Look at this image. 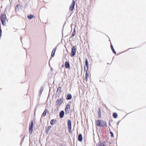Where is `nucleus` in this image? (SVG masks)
Here are the masks:
<instances>
[{
	"label": "nucleus",
	"mask_w": 146,
	"mask_h": 146,
	"mask_svg": "<svg viewBox=\"0 0 146 146\" xmlns=\"http://www.w3.org/2000/svg\"><path fill=\"white\" fill-rule=\"evenodd\" d=\"M96 124L98 127H107V124L106 121L98 119L96 121Z\"/></svg>",
	"instance_id": "f257e3e1"
},
{
	"label": "nucleus",
	"mask_w": 146,
	"mask_h": 146,
	"mask_svg": "<svg viewBox=\"0 0 146 146\" xmlns=\"http://www.w3.org/2000/svg\"><path fill=\"white\" fill-rule=\"evenodd\" d=\"M0 19L2 24L3 26L6 25V21L7 20L6 15L4 14H1L0 16Z\"/></svg>",
	"instance_id": "f03ea898"
},
{
	"label": "nucleus",
	"mask_w": 146,
	"mask_h": 146,
	"mask_svg": "<svg viewBox=\"0 0 146 146\" xmlns=\"http://www.w3.org/2000/svg\"><path fill=\"white\" fill-rule=\"evenodd\" d=\"M31 124H29V133L30 134L32 133L33 129V121L31 120L30 122Z\"/></svg>",
	"instance_id": "7ed1b4c3"
},
{
	"label": "nucleus",
	"mask_w": 146,
	"mask_h": 146,
	"mask_svg": "<svg viewBox=\"0 0 146 146\" xmlns=\"http://www.w3.org/2000/svg\"><path fill=\"white\" fill-rule=\"evenodd\" d=\"M76 48L75 46H74L72 48L70 55L72 57L74 56L76 54Z\"/></svg>",
	"instance_id": "20e7f679"
},
{
	"label": "nucleus",
	"mask_w": 146,
	"mask_h": 146,
	"mask_svg": "<svg viewBox=\"0 0 146 146\" xmlns=\"http://www.w3.org/2000/svg\"><path fill=\"white\" fill-rule=\"evenodd\" d=\"M110 143L108 142L103 141L98 143L96 146H109Z\"/></svg>",
	"instance_id": "39448f33"
},
{
	"label": "nucleus",
	"mask_w": 146,
	"mask_h": 146,
	"mask_svg": "<svg viewBox=\"0 0 146 146\" xmlns=\"http://www.w3.org/2000/svg\"><path fill=\"white\" fill-rule=\"evenodd\" d=\"M76 2L74 0H72V3L71 4L69 7V10L71 11H73L74 7Z\"/></svg>",
	"instance_id": "423d86ee"
},
{
	"label": "nucleus",
	"mask_w": 146,
	"mask_h": 146,
	"mask_svg": "<svg viewBox=\"0 0 146 146\" xmlns=\"http://www.w3.org/2000/svg\"><path fill=\"white\" fill-rule=\"evenodd\" d=\"M70 105L69 104H68L66 106L65 108V113L66 114L69 113L70 110Z\"/></svg>",
	"instance_id": "0eeeda50"
},
{
	"label": "nucleus",
	"mask_w": 146,
	"mask_h": 146,
	"mask_svg": "<svg viewBox=\"0 0 146 146\" xmlns=\"http://www.w3.org/2000/svg\"><path fill=\"white\" fill-rule=\"evenodd\" d=\"M68 130L69 132H71V122L70 120H69L68 121Z\"/></svg>",
	"instance_id": "6e6552de"
},
{
	"label": "nucleus",
	"mask_w": 146,
	"mask_h": 146,
	"mask_svg": "<svg viewBox=\"0 0 146 146\" xmlns=\"http://www.w3.org/2000/svg\"><path fill=\"white\" fill-rule=\"evenodd\" d=\"M88 69V61L87 58L86 59L85 65L84 66V70L86 71V73L87 72Z\"/></svg>",
	"instance_id": "1a4fd4ad"
},
{
	"label": "nucleus",
	"mask_w": 146,
	"mask_h": 146,
	"mask_svg": "<svg viewBox=\"0 0 146 146\" xmlns=\"http://www.w3.org/2000/svg\"><path fill=\"white\" fill-rule=\"evenodd\" d=\"M65 67L68 69H69L70 68V65L69 62H66L65 64Z\"/></svg>",
	"instance_id": "9d476101"
},
{
	"label": "nucleus",
	"mask_w": 146,
	"mask_h": 146,
	"mask_svg": "<svg viewBox=\"0 0 146 146\" xmlns=\"http://www.w3.org/2000/svg\"><path fill=\"white\" fill-rule=\"evenodd\" d=\"M98 114L99 118H101V110L100 108H99L98 110Z\"/></svg>",
	"instance_id": "9b49d317"
},
{
	"label": "nucleus",
	"mask_w": 146,
	"mask_h": 146,
	"mask_svg": "<svg viewBox=\"0 0 146 146\" xmlns=\"http://www.w3.org/2000/svg\"><path fill=\"white\" fill-rule=\"evenodd\" d=\"M72 98V96L71 94H68L67 96L66 99L67 100H70Z\"/></svg>",
	"instance_id": "f8f14e48"
},
{
	"label": "nucleus",
	"mask_w": 146,
	"mask_h": 146,
	"mask_svg": "<svg viewBox=\"0 0 146 146\" xmlns=\"http://www.w3.org/2000/svg\"><path fill=\"white\" fill-rule=\"evenodd\" d=\"M89 77V75L88 73V72H86V73L85 75V79L86 81L87 82L88 81V78Z\"/></svg>",
	"instance_id": "ddd939ff"
},
{
	"label": "nucleus",
	"mask_w": 146,
	"mask_h": 146,
	"mask_svg": "<svg viewBox=\"0 0 146 146\" xmlns=\"http://www.w3.org/2000/svg\"><path fill=\"white\" fill-rule=\"evenodd\" d=\"M64 115V112L63 111H61L60 113V116L61 118H62L63 117Z\"/></svg>",
	"instance_id": "4468645a"
},
{
	"label": "nucleus",
	"mask_w": 146,
	"mask_h": 146,
	"mask_svg": "<svg viewBox=\"0 0 146 146\" xmlns=\"http://www.w3.org/2000/svg\"><path fill=\"white\" fill-rule=\"evenodd\" d=\"M78 140L80 141H82V135L81 134H80L78 137Z\"/></svg>",
	"instance_id": "2eb2a0df"
},
{
	"label": "nucleus",
	"mask_w": 146,
	"mask_h": 146,
	"mask_svg": "<svg viewBox=\"0 0 146 146\" xmlns=\"http://www.w3.org/2000/svg\"><path fill=\"white\" fill-rule=\"evenodd\" d=\"M52 127L51 126H48L46 130V133H48L49 131L51 129Z\"/></svg>",
	"instance_id": "dca6fc26"
},
{
	"label": "nucleus",
	"mask_w": 146,
	"mask_h": 146,
	"mask_svg": "<svg viewBox=\"0 0 146 146\" xmlns=\"http://www.w3.org/2000/svg\"><path fill=\"white\" fill-rule=\"evenodd\" d=\"M63 102V101L61 100H57V104L58 105H60Z\"/></svg>",
	"instance_id": "f3484780"
},
{
	"label": "nucleus",
	"mask_w": 146,
	"mask_h": 146,
	"mask_svg": "<svg viewBox=\"0 0 146 146\" xmlns=\"http://www.w3.org/2000/svg\"><path fill=\"white\" fill-rule=\"evenodd\" d=\"M110 46H111V48L113 52V53H114L115 54L116 53V52L115 51V50L112 45V44H111V45Z\"/></svg>",
	"instance_id": "a211bd4d"
},
{
	"label": "nucleus",
	"mask_w": 146,
	"mask_h": 146,
	"mask_svg": "<svg viewBox=\"0 0 146 146\" xmlns=\"http://www.w3.org/2000/svg\"><path fill=\"white\" fill-rule=\"evenodd\" d=\"M113 116L114 118H116L117 117V115L116 113H114L113 114Z\"/></svg>",
	"instance_id": "6ab92c4d"
},
{
	"label": "nucleus",
	"mask_w": 146,
	"mask_h": 146,
	"mask_svg": "<svg viewBox=\"0 0 146 146\" xmlns=\"http://www.w3.org/2000/svg\"><path fill=\"white\" fill-rule=\"evenodd\" d=\"M34 17V16L33 15H28L27 16V18L28 19H31L32 18Z\"/></svg>",
	"instance_id": "aec40b11"
},
{
	"label": "nucleus",
	"mask_w": 146,
	"mask_h": 146,
	"mask_svg": "<svg viewBox=\"0 0 146 146\" xmlns=\"http://www.w3.org/2000/svg\"><path fill=\"white\" fill-rule=\"evenodd\" d=\"M47 111V110L46 109H45L44 110V112H43V113H42V115L43 116H44L46 115Z\"/></svg>",
	"instance_id": "412c9836"
},
{
	"label": "nucleus",
	"mask_w": 146,
	"mask_h": 146,
	"mask_svg": "<svg viewBox=\"0 0 146 146\" xmlns=\"http://www.w3.org/2000/svg\"><path fill=\"white\" fill-rule=\"evenodd\" d=\"M54 119H52L50 121V124L52 125L54 124Z\"/></svg>",
	"instance_id": "4be33fe9"
},
{
	"label": "nucleus",
	"mask_w": 146,
	"mask_h": 146,
	"mask_svg": "<svg viewBox=\"0 0 146 146\" xmlns=\"http://www.w3.org/2000/svg\"><path fill=\"white\" fill-rule=\"evenodd\" d=\"M54 49L52 51V54H51V56L52 57H53L54 56V54H55V50L54 51Z\"/></svg>",
	"instance_id": "5701e85b"
},
{
	"label": "nucleus",
	"mask_w": 146,
	"mask_h": 146,
	"mask_svg": "<svg viewBox=\"0 0 146 146\" xmlns=\"http://www.w3.org/2000/svg\"><path fill=\"white\" fill-rule=\"evenodd\" d=\"M75 34H76L75 31V30H74V31H73V33H72V36H73V37L75 35Z\"/></svg>",
	"instance_id": "b1692460"
},
{
	"label": "nucleus",
	"mask_w": 146,
	"mask_h": 146,
	"mask_svg": "<svg viewBox=\"0 0 146 146\" xmlns=\"http://www.w3.org/2000/svg\"><path fill=\"white\" fill-rule=\"evenodd\" d=\"M110 134L111 136V137H114L113 133L112 132H110Z\"/></svg>",
	"instance_id": "393cba45"
},
{
	"label": "nucleus",
	"mask_w": 146,
	"mask_h": 146,
	"mask_svg": "<svg viewBox=\"0 0 146 146\" xmlns=\"http://www.w3.org/2000/svg\"><path fill=\"white\" fill-rule=\"evenodd\" d=\"M20 6V5H17L15 7V9H19V7Z\"/></svg>",
	"instance_id": "a878e982"
},
{
	"label": "nucleus",
	"mask_w": 146,
	"mask_h": 146,
	"mask_svg": "<svg viewBox=\"0 0 146 146\" xmlns=\"http://www.w3.org/2000/svg\"><path fill=\"white\" fill-rule=\"evenodd\" d=\"M61 87H59L57 89V91H59L60 92H61Z\"/></svg>",
	"instance_id": "bb28decb"
},
{
	"label": "nucleus",
	"mask_w": 146,
	"mask_h": 146,
	"mask_svg": "<svg viewBox=\"0 0 146 146\" xmlns=\"http://www.w3.org/2000/svg\"><path fill=\"white\" fill-rule=\"evenodd\" d=\"M43 91V89L42 88L40 89V94H42V92Z\"/></svg>",
	"instance_id": "cd10ccee"
}]
</instances>
